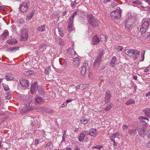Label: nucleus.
<instances>
[{"label":"nucleus","mask_w":150,"mask_h":150,"mask_svg":"<svg viewBox=\"0 0 150 150\" xmlns=\"http://www.w3.org/2000/svg\"><path fill=\"white\" fill-rule=\"evenodd\" d=\"M103 49H100L99 50L98 54L93 64L94 68L96 69H98L100 66L101 63L102 57L103 54Z\"/></svg>","instance_id":"obj_1"},{"label":"nucleus","mask_w":150,"mask_h":150,"mask_svg":"<svg viewBox=\"0 0 150 150\" xmlns=\"http://www.w3.org/2000/svg\"><path fill=\"white\" fill-rule=\"evenodd\" d=\"M29 6L30 4L28 1L25 0L20 5L19 9L21 12L25 13L28 10Z\"/></svg>","instance_id":"obj_2"},{"label":"nucleus","mask_w":150,"mask_h":150,"mask_svg":"<svg viewBox=\"0 0 150 150\" xmlns=\"http://www.w3.org/2000/svg\"><path fill=\"white\" fill-rule=\"evenodd\" d=\"M87 18L88 22L92 27L96 28L98 26L96 20L92 14H90L88 15Z\"/></svg>","instance_id":"obj_3"},{"label":"nucleus","mask_w":150,"mask_h":150,"mask_svg":"<svg viewBox=\"0 0 150 150\" xmlns=\"http://www.w3.org/2000/svg\"><path fill=\"white\" fill-rule=\"evenodd\" d=\"M150 27V24L147 21H144L141 25L140 32L142 34H144L146 32L148 28Z\"/></svg>","instance_id":"obj_4"},{"label":"nucleus","mask_w":150,"mask_h":150,"mask_svg":"<svg viewBox=\"0 0 150 150\" xmlns=\"http://www.w3.org/2000/svg\"><path fill=\"white\" fill-rule=\"evenodd\" d=\"M110 15L112 18L116 20L119 19L121 15L120 11L118 9L113 11L110 13Z\"/></svg>","instance_id":"obj_5"},{"label":"nucleus","mask_w":150,"mask_h":150,"mask_svg":"<svg viewBox=\"0 0 150 150\" xmlns=\"http://www.w3.org/2000/svg\"><path fill=\"white\" fill-rule=\"evenodd\" d=\"M21 40L22 41L27 40L28 38V30L27 29L23 28L21 30Z\"/></svg>","instance_id":"obj_6"},{"label":"nucleus","mask_w":150,"mask_h":150,"mask_svg":"<svg viewBox=\"0 0 150 150\" xmlns=\"http://www.w3.org/2000/svg\"><path fill=\"white\" fill-rule=\"evenodd\" d=\"M125 25L126 29L128 30H131L132 28V25L134 23V20L129 18L125 21Z\"/></svg>","instance_id":"obj_7"},{"label":"nucleus","mask_w":150,"mask_h":150,"mask_svg":"<svg viewBox=\"0 0 150 150\" xmlns=\"http://www.w3.org/2000/svg\"><path fill=\"white\" fill-rule=\"evenodd\" d=\"M146 126L144 125H142L138 129L139 135L141 137H144L146 134Z\"/></svg>","instance_id":"obj_8"},{"label":"nucleus","mask_w":150,"mask_h":150,"mask_svg":"<svg viewBox=\"0 0 150 150\" xmlns=\"http://www.w3.org/2000/svg\"><path fill=\"white\" fill-rule=\"evenodd\" d=\"M40 87H39L38 84L37 82H35L33 83L31 85V87L30 89V92L33 94H34L36 91H38L40 89Z\"/></svg>","instance_id":"obj_9"},{"label":"nucleus","mask_w":150,"mask_h":150,"mask_svg":"<svg viewBox=\"0 0 150 150\" xmlns=\"http://www.w3.org/2000/svg\"><path fill=\"white\" fill-rule=\"evenodd\" d=\"M88 69V63H83L81 70V74L82 76H84L85 75Z\"/></svg>","instance_id":"obj_10"},{"label":"nucleus","mask_w":150,"mask_h":150,"mask_svg":"<svg viewBox=\"0 0 150 150\" xmlns=\"http://www.w3.org/2000/svg\"><path fill=\"white\" fill-rule=\"evenodd\" d=\"M20 83L22 86V88L25 89L28 87L29 83L28 80L23 79L20 80Z\"/></svg>","instance_id":"obj_11"},{"label":"nucleus","mask_w":150,"mask_h":150,"mask_svg":"<svg viewBox=\"0 0 150 150\" xmlns=\"http://www.w3.org/2000/svg\"><path fill=\"white\" fill-rule=\"evenodd\" d=\"M112 96L110 91L108 90L107 91L105 94V103L109 102L110 98Z\"/></svg>","instance_id":"obj_12"},{"label":"nucleus","mask_w":150,"mask_h":150,"mask_svg":"<svg viewBox=\"0 0 150 150\" xmlns=\"http://www.w3.org/2000/svg\"><path fill=\"white\" fill-rule=\"evenodd\" d=\"M99 37L96 35H95L93 38L91 42L93 45H95L99 43Z\"/></svg>","instance_id":"obj_13"},{"label":"nucleus","mask_w":150,"mask_h":150,"mask_svg":"<svg viewBox=\"0 0 150 150\" xmlns=\"http://www.w3.org/2000/svg\"><path fill=\"white\" fill-rule=\"evenodd\" d=\"M67 23L68 31L69 32H71L74 30L75 28L74 27L73 22L68 21Z\"/></svg>","instance_id":"obj_14"},{"label":"nucleus","mask_w":150,"mask_h":150,"mask_svg":"<svg viewBox=\"0 0 150 150\" xmlns=\"http://www.w3.org/2000/svg\"><path fill=\"white\" fill-rule=\"evenodd\" d=\"M87 134L92 136L95 137L97 134V130L95 129L91 128Z\"/></svg>","instance_id":"obj_15"},{"label":"nucleus","mask_w":150,"mask_h":150,"mask_svg":"<svg viewBox=\"0 0 150 150\" xmlns=\"http://www.w3.org/2000/svg\"><path fill=\"white\" fill-rule=\"evenodd\" d=\"M6 42L9 44L13 45L17 43L18 42V41L15 38H13L7 40Z\"/></svg>","instance_id":"obj_16"},{"label":"nucleus","mask_w":150,"mask_h":150,"mask_svg":"<svg viewBox=\"0 0 150 150\" xmlns=\"http://www.w3.org/2000/svg\"><path fill=\"white\" fill-rule=\"evenodd\" d=\"M137 129H129L128 131V133L130 136L134 137L137 133Z\"/></svg>","instance_id":"obj_17"},{"label":"nucleus","mask_w":150,"mask_h":150,"mask_svg":"<svg viewBox=\"0 0 150 150\" xmlns=\"http://www.w3.org/2000/svg\"><path fill=\"white\" fill-rule=\"evenodd\" d=\"M134 50L130 49H127L125 50V52L128 56H131L133 55L134 54Z\"/></svg>","instance_id":"obj_18"},{"label":"nucleus","mask_w":150,"mask_h":150,"mask_svg":"<svg viewBox=\"0 0 150 150\" xmlns=\"http://www.w3.org/2000/svg\"><path fill=\"white\" fill-rule=\"evenodd\" d=\"M35 104H36V103L40 104L42 103L44 101V100L42 98L36 96L35 97Z\"/></svg>","instance_id":"obj_19"},{"label":"nucleus","mask_w":150,"mask_h":150,"mask_svg":"<svg viewBox=\"0 0 150 150\" xmlns=\"http://www.w3.org/2000/svg\"><path fill=\"white\" fill-rule=\"evenodd\" d=\"M9 35V32L7 30H5L2 33L1 37V38L2 40H4L6 38L7 36Z\"/></svg>","instance_id":"obj_20"},{"label":"nucleus","mask_w":150,"mask_h":150,"mask_svg":"<svg viewBox=\"0 0 150 150\" xmlns=\"http://www.w3.org/2000/svg\"><path fill=\"white\" fill-rule=\"evenodd\" d=\"M73 64L75 66L78 67L79 65V59L78 57L73 58Z\"/></svg>","instance_id":"obj_21"},{"label":"nucleus","mask_w":150,"mask_h":150,"mask_svg":"<svg viewBox=\"0 0 150 150\" xmlns=\"http://www.w3.org/2000/svg\"><path fill=\"white\" fill-rule=\"evenodd\" d=\"M47 47V44L46 43H42L39 46V48H38V50H41L42 49L43 51H44L45 50H45L46 49V47Z\"/></svg>","instance_id":"obj_22"},{"label":"nucleus","mask_w":150,"mask_h":150,"mask_svg":"<svg viewBox=\"0 0 150 150\" xmlns=\"http://www.w3.org/2000/svg\"><path fill=\"white\" fill-rule=\"evenodd\" d=\"M59 62L60 64L62 65L63 67H65L67 65L66 60L63 58H60Z\"/></svg>","instance_id":"obj_23"},{"label":"nucleus","mask_w":150,"mask_h":150,"mask_svg":"<svg viewBox=\"0 0 150 150\" xmlns=\"http://www.w3.org/2000/svg\"><path fill=\"white\" fill-rule=\"evenodd\" d=\"M116 59V58L115 56H113L112 58V59L110 63V66L113 67H115V61Z\"/></svg>","instance_id":"obj_24"},{"label":"nucleus","mask_w":150,"mask_h":150,"mask_svg":"<svg viewBox=\"0 0 150 150\" xmlns=\"http://www.w3.org/2000/svg\"><path fill=\"white\" fill-rule=\"evenodd\" d=\"M77 11H76L75 12H74L71 17L69 18V19L68 21L73 22V21L74 17L77 15Z\"/></svg>","instance_id":"obj_25"},{"label":"nucleus","mask_w":150,"mask_h":150,"mask_svg":"<svg viewBox=\"0 0 150 150\" xmlns=\"http://www.w3.org/2000/svg\"><path fill=\"white\" fill-rule=\"evenodd\" d=\"M139 54V52L138 50H134V54L133 55V58L135 59H136L138 57Z\"/></svg>","instance_id":"obj_26"},{"label":"nucleus","mask_w":150,"mask_h":150,"mask_svg":"<svg viewBox=\"0 0 150 150\" xmlns=\"http://www.w3.org/2000/svg\"><path fill=\"white\" fill-rule=\"evenodd\" d=\"M89 121V120L86 119L85 117L82 118L80 120V122L84 125H86Z\"/></svg>","instance_id":"obj_27"},{"label":"nucleus","mask_w":150,"mask_h":150,"mask_svg":"<svg viewBox=\"0 0 150 150\" xmlns=\"http://www.w3.org/2000/svg\"><path fill=\"white\" fill-rule=\"evenodd\" d=\"M19 48V47H11L9 48L8 50L11 52L13 53L16 52L17 50H18Z\"/></svg>","instance_id":"obj_28"},{"label":"nucleus","mask_w":150,"mask_h":150,"mask_svg":"<svg viewBox=\"0 0 150 150\" xmlns=\"http://www.w3.org/2000/svg\"><path fill=\"white\" fill-rule=\"evenodd\" d=\"M57 41L58 44L61 46H63L64 45V41L59 37L57 38Z\"/></svg>","instance_id":"obj_29"},{"label":"nucleus","mask_w":150,"mask_h":150,"mask_svg":"<svg viewBox=\"0 0 150 150\" xmlns=\"http://www.w3.org/2000/svg\"><path fill=\"white\" fill-rule=\"evenodd\" d=\"M6 77L7 80L8 81L12 80L13 78V75L10 73H8L6 74Z\"/></svg>","instance_id":"obj_30"},{"label":"nucleus","mask_w":150,"mask_h":150,"mask_svg":"<svg viewBox=\"0 0 150 150\" xmlns=\"http://www.w3.org/2000/svg\"><path fill=\"white\" fill-rule=\"evenodd\" d=\"M135 103V101L134 99H130L126 102L125 104L127 105H129L132 104H134Z\"/></svg>","instance_id":"obj_31"},{"label":"nucleus","mask_w":150,"mask_h":150,"mask_svg":"<svg viewBox=\"0 0 150 150\" xmlns=\"http://www.w3.org/2000/svg\"><path fill=\"white\" fill-rule=\"evenodd\" d=\"M45 25H42L38 28L37 29L39 31L42 32L45 30Z\"/></svg>","instance_id":"obj_32"},{"label":"nucleus","mask_w":150,"mask_h":150,"mask_svg":"<svg viewBox=\"0 0 150 150\" xmlns=\"http://www.w3.org/2000/svg\"><path fill=\"white\" fill-rule=\"evenodd\" d=\"M111 103H109L106 106V108H104V110L106 112L109 110L112 107Z\"/></svg>","instance_id":"obj_33"},{"label":"nucleus","mask_w":150,"mask_h":150,"mask_svg":"<svg viewBox=\"0 0 150 150\" xmlns=\"http://www.w3.org/2000/svg\"><path fill=\"white\" fill-rule=\"evenodd\" d=\"M33 120H31L30 121V125L32 126L36 125L38 124V122L37 120H35L33 119L32 118Z\"/></svg>","instance_id":"obj_34"},{"label":"nucleus","mask_w":150,"mask_h":150,"mask_svg":"<svg viewBox=\"0 0 150 150\" xmlns=\"http://www.w3.org/2000/svg\"><path fill=\"white\" fill-rule=\"evenodd\" d=\"M33 73L34 71H33L28 70L24 72V74L26 76H29L31 75Z\"/></svg>","instance_id":"obj_35"},{"label":"nucleus","mask_w":150,"mask_h":150,"mask_svg":"<svg viewBox=\"0 0 150 150\" xmlns=\"http://www.w3.org/2000/svg\"><path fill=\"white\" fill-rule=\"evenodd\" d=\"M139 119L141 122H144V120H148L147 117L142 116H140L139 117Z\"/></svg>","instance_id":"obj_36"},{"label":"nucleus","mask_w":150,"mask_h":150,"mask_svg":"<svg viewBox=\"0 0 150 150\" xmlns=\"http://www.w3.org/2000/svg\"><path fill=\"white\" fill-rule=\"evenodd\" d=\"M85 137V135L84 133H81L80 135V136L79 138V140L81 142L83 140Z\"/></svg>","instance_id":"obj_37"},{"label":"nucleus","mask_w":150,"mask_h":150,"mask_svg":"<svg viewBox=\"0 0 150 150\" xmlns=\"http://www.w3.org/2000/svg\"><path fill=\"white\" fill-rule=\"evenodd\" d=\"M51 68L50 67H47L46 69L45 70V73L47 75L49 74V71H50Z\"/></svg>","instance_id":"obj_38"},{"label":"nucleus","mask_w":150,"mask_h":150,"mask_svg":"<svg viewBox=\"0 0 150 150\" xmlns=\"http://www.w3.org/2000/svg\"><path fill=\"white\" fill-rule=\"evenodd\" d=\"M2 85L3 87L4 88V90L5 91H7L9 90V88L8 86L7 85L5 84V83H3Z\"/></svg>","instance_id":"obj_39"},{"label":"nucleus","mask_w":150,"mask_h":150,"mask_svg":"<svg viewBox=\"0 0 150 150\" xmlns=\"http://www.w3.org/2000/svg\"><path fill=\"white\" fill-rule=\"evenodd\" d=\"M100 40L102 41L105 40L106 39V37L105 35L102 34L100 35Z\"/></svg>","instance_id":"obj_40"},{"label":"nucleus","mask_w":150,"mask_h":150,"mask_svg":"<svg viewBox=\"0 0 150 150\" xmlns=\"http://www.w3.org/2000/svg\"><path fill=\"white\" fill-rule=\"evenodd\" d=\"M27 112H28V110L27 109L25 108H23L20 111V112L22 114H24L25 113H26Z\"/></svg>","instance_id":"obj_41"},{"label":"nucleus","mask_w":150,"mask_h":150,"mask_svg":"<svg viewBox=\"0 0 150 150\" xmlns=\"http://www.w3.org/2000/svg\"><path fill=\"white\" fill-rule=\"evenodd\" d=\"M45 111L46 113H52L53 112V111L51 109L48 108L45 109Z\"/></svg>","instance_id":"obj_42"},{"label":"nucleus","mask_w":150,"mask_h":150,"mask_svg":"<svg viewBox=\"0 0 150 150\" xmlns=\"http://www.w3.org/2000/svg\"><path fill=\"white\" fill-rule=\"evenodd\" d=\"M39 94L42 96L44 95L45 93V91L42 90H39L38 91Z\"/></svg>","instance_id":"obj_43"},{"label":"nucleus","mask_w":150,"mask_h":150,"mask_svg":"<svg viewBox=\"0 0 150 150\" xmlns=\"http://www.w3.org/2000/svg\"><path fill=\"white\" fill-rule=\"evenodd\" d=\"M145 114L146 116L150 118V108L145 112Z\"/></svg>","instance_id":"obj_44"},{"label":"nucleus","mask_w":150,"mask_h":150,"mask_svg":"<svg viewBox=\"0 0 150 150\" xmlns=\"http://www.w3.org/2000/svg\"><path fill=\"white\" fill-rule=\"evenodd\" d=\"M58 30L59 32L60 35L62 36L63 35L62 32V29L61 28H59L58 29Z\"/></svg>","instance_id":"obj_45"},{"label":"nucleus","mask_w":150,"mask_h":150,"mask_svg":"<svg viewBox=\"0 0 150 150\" xmlns=\"http://www.w3.org/2000/svg\"><path fill=\"white\" fill-rule=\"evenodd\" d=\"M133 4H135L138 5H141L142 4V3L140 1H133L132 2Z\"/></svg>","instance_id":"obj_46"},{"label":"nucleus","mask_w":150,"mask_h":150,"mask_svg":"<svg viewBox=\"0 0 150 150\" xmlns=\"http://www.w3.org/2000/svg\"><path fill=\"white\" fill-rule=\"evenodd\" d=\"M144 54H145V51H142V59L141 61H143L144 59Z\"/></svg>","instance_id":"obj_47"},{"label":"nucleus","mask_w":150,"mask_h":150,"mask_svg":"<svg viewBox=\"0 0 150 150\" xmlns=\"http://www.w3.org/2000/svg\"><path fill=\"white\" fill-rule=\"evenodd\" d=\"M144 10L147 11L148 13H150V7L149 6L145 7Z\"/></svg>","instance_id":"obj_48"},{"label":"nucleus","mask_w":150,"mask_h":150,"mask_svg":"<svg viewBox=\"0 0 150 150\" xmlns=\"http://www.w3.org/2000/svg\"><path fill=\"white\" fill-rule=\"evenodd\" d=\"M36 50L35 51V54L37 55H38L39 54H40L41 52H43V51H41L39 50Z\"/></svg>","instance_id":"obj_49"},{"label":"nucleus","mask_w":150,"mask_h":150,"mask_svg":"<svg viewBox=\"0 0 150 150\" xmlns=\"http://www.w3.org/2000/svg\"><path fill=\"white\" fill-rule=\"evenodd\" d=\"M57 16V15L53 13L51 15L50 18L52 19H54L55 18H56V17Z\"/></svg>","instance_id":"obj_50"},{"label":"nucleus","mask_w":150,"mask_h":150,"mask_svg":"<svg viewBox=\"0 0 150 150\" xmlns=\"http://www.w3.org/2000/svg\"><path fill=\"white\" fill-rule=\"evenodd\" d=\"M146 134L150 138V128L147 131Z\"/></svg>","instance_id":"obj_51"},{"label":"nucleus","mask_w":150,"mask_h":150,"mask_svg":"<svg viewBox=\"0 0 150 150\" xmlns=\"http://www.w3.org/2000/svg\"><path fill=\"white\" fill-rule=\"evenodd\" d=\"M123 49V47H122L121 46H119V47H117V50L118 51H122V50Z\"/></svg>","instance_id":"obj_52"},{"label":"nucleus","mask_w":150,"mask_h":150,"mask_svg":"<svg viewBox=\"0 0 150 150\" xmlns=\"http://www.w3.org/2000/svg\"><path fill=\"white\" fill-rule=\"evenodd\" d=\"M25 22V20L23 18H21L20 19L19 23L20 24L23 23Z\"/></svg>","instance_id":"obj_53"},{"label":"nucleus","mask_w":150,"mask_h":150,"mask_svg":"<svg viewBox=\"0 0 150 150\" xmlns=\"http://www.w3.org/2000/svg\"><path fill=\"white\" fill-rule=\"evenodd\" d=\"M128 126L127 125H123L122 127V129L123 130H125L126 129H127L128 128Z\"/></svg>","instance_id":"obj_54"},{"label":"nucleus","mask_w":150,"mask_h":150,"mask_svg":"<svg viewBox=\"0 0 150 150\" xmlns=\"http://www.w3.org/2000/svg\"><path fill=\"white\" fill-rule=\"evenodd\" d=\"M77 3V2H76V1H74L71 2V5L72 6H75Z\"/></svg>","instance_id":"obj_55"},{"label":"nucleus","mask_w":150,"mask_h":150,"mask_svg":"<svg viewBox=\"0 0 150 150\" xmlns=\"http://www.w3.org/2000/svg\"><path fill=\"white\" fill-rule=\"evenodd\" d=\"M32 15H29L27 16V20H30L32 18Z\"/></svg>","instance_id":"obj_56"},{"label":"nucleus","mask_w":150,"mask_h":150,"mask_svg":"<svg viewBox=\"0 0 150 150\" xmlns=\"http://www.w3.org/2000/svg\"><path fill=\"white\" fill-rule=\"evenodd\" d=\"M52 144V143L51 142L47 143L45 145V146L47 147H50Z\"/></svg>","instance_id":"obj_57"},{"label":"nucleus","mask_w":150,"mask_h":150,"mask_svg":"<svg viewBox=\"0 0 150 150\" xmlns=\"http://www.w3.org/2000/svg\"><path fill=\"white\" fill-rule=\"evenodd\" d=\"M62 139L61 142V143L64 142H65V137H64V134L62 135Z\"/></svg>","instance_id":"obj_58"},{"label":"nucleus","mask_w":150,"mask_h":150,"mask_svg":"<svg viewBox=\"0 0 150 150\" xmlns=\"http://www.w3.org/2000/svg\"><path fill=\"white\" fill-rule=\"evenodd\" d=\"M114 134H113L112 136H110V139H114L115 138Z\"/></svg>","instance_id":"obj_59"},{"label":"nucleus","mask_w":150,"mask_h":150,"mask_svg":"<svg viewBox=\"0 0 150 150\" xmlns=\"http://www.w3.org/2000/svg\"><path fill=\"white\" fill-rule=\"evenodd\" d=\"M0 10H2L4 11H6V9L4 7L2 6H0Z\"/></svg>","instance_id":"obj_60"},{"label":"nucleus","mask_w":150,"mask_h":150,"mask_svg":"<svg viewBox=\"0 0 150 150\" xmlns=\"http://www.w3.org/2000/svg\"><path fill=\"white\" fill-rule=\"evenodd\" d=\"M39 140H38L37 139H35V145H37L39 142Z\"/></svg>","instance_id":"obj_61"},{"label":"nucleus","mask_w":150,"mask_h":150,"mask_svg":"<svg viewBox=\"0 0 150 150\" xmlns=\"http://www.w3.org/2000/svg\"><path fill=\"white\" fill-rule=\"evenodd\" d=\"M11 96L10 95H9V96L8 95L7 96H6L5 97V98L6 99L9 100L10 99V98H11Z\"/></svg>","instance_id":"obj_62"},{"label":"nucleus","mask_w":150,"mask_h":150,"mask_svg":"<svg viewBox=\"0 0 150 150\" xmlns=\"http://www.w3.org/2000/svg\"><path fill=\"white\" fill-rule=\"evenodd\" d=\"M34 12H35V10L34 9H33V10H32L31 11V12L30 13V15H32V16H33V14L34 13Z\"/></svg>","instance_id":"obj_63"},{"label":"nucleus","mask_w":150,"mask_h":150,"mask_svg":"<svg viewBox=\"0 0 150 150\" xmlns=\"http://www.w3.org/2000/svg\"><path fill=\"white\" fill-rule=\"evenodd\" d=\"M146 38L147 40H150V33L148 35Z\"/></svg>","instance_id":"obj_64"}]
</instances>
